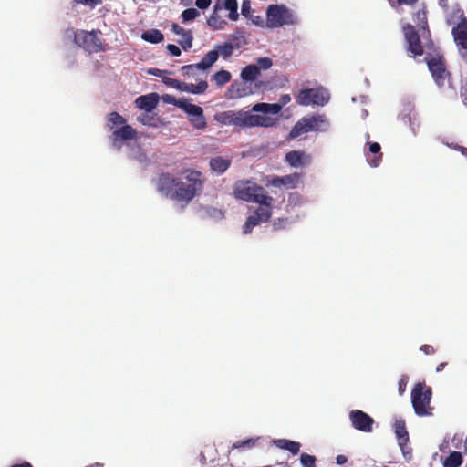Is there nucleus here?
Returning <instances> with one entry per match:
<instances>
[{
    "instance_id": "nucleus-1",
    "label": "nucleus",
    "mask_w": 467,
    "mask_h": 467,
    "mask_svg": "<svg viewBox=\"0 0 467 467\" xmlns=\"http://www.w3.org/2000/svg\"><path fill=\"white\" fill-rule=\"evenodd\" d=\"M215 120L222 125L239 129L264 127L271 128L277 124L278 119L266 115L251 114L244 110H227L215 115Z\"/></svg>"
},
{
    "instance_id": "nucleus-63",
    "label": "nucleus",
    "mask_w": 467,
    "mask_h": 467,
    "mask_svg": "<svg viewBox=\"0 0 467 467\" xmlns=\"http://www.w3.org/2000/svg\"><path fill=\"white\" fill-rule=\"evenodd\" d=\"M150 72L155 76H161V74H159V73H161L160 69H153L152 71L150 70Z\"/></svg>"
},
{
    "instance_id": "nucleus-48",
    "label": "nucleus",
    "mask_w": 467,
    "mask_h": 467,
    "mask_svg": "<svg viewBox=\"0 0 467 467\" xmlns=\"http://www.w3.org/2000/svg\"><path fill=\"white\" fill-rule=\"evenodd\" d=\"M166 48L173 57H179L182 54L181 49L176 45L168 44Z\"/></svg>"
},
{
    "instance_id": "nucleus-5",
    "label": "nucleus",
    "mask_w": 467,
    "mask_h": 467,
    "mask_svg": "<svg viewBox=\"0 0 467 467\" xmlns=\"http://www.w3.org/2000/svg\"><path fill=\"white\" fill-rule=\"evenodd\" d=\"M233 194L237 200L254 202L265 194V190L251 180H239L234 185Z\"/></svg>"
},
{
    "instance_id": "nucleus-53",
    "label": "nucleus",
    "mask_w": 467,
    "mask_h": 467,
    "mask_svg": "<svg viewBox=\"0 0 467 467\" xmlns=\"http://www.w3.org/2000/svg\"><path fill=\"white\" fill-rule=\"evenodd\" d=\"M249 18L252 20V22L254 25L259 26H264V19H263L262 16L251 15Z\"/></svg>"
},
{
    "instance_id": "nucleus-30",
    "label": "nucleus",
    "mask_w": 467,
    "mask_h": 467,
    "mask_svg": "<svg viewBox=\"0 0 467 467\" xmlns=\"http://www.w3.org/2000/svg\"><path fill=\"white\" fill-rule=\"evenodd\" d=\"M369 144V152L374 154V158L368 160V163L372 167H378L382 160L381 147L378 142H370Z\"/></svg>"
},
{
    "instance_id": "nucleus-42",
    "label": "nucleus",
    "mask_w": 467,
    "mask_h": 467,
    "mask_svg": "<svg viewBox=\"0 0 467 467\" xmlns=\"http://www.w3.org/2000/svg\"><path fill=\"white\" fill-rule=\"evenodd\" d=\"M409 442L399 441L398 444L400 448L402 455L406 461L412 459V449L408 445Z\"/></svg>"
},
{
    "instance_id": "nucleus-47",
    "label": "nucleus",
    "mask_w": 467,
    "mask_h": 467,
    "mask_svg": "<svg viewBox=\"0 0 467 467\" xmlns=\"http://www.w3.org/2000/svg\"><path fill=\"white\" fill-rule=\"evenodd\" d=\"M242 15L245 17H250L252 15V8H251V3L249 0H244L242 3L241 7Z\"/></svg>"
},
{
    "instance_id": "nucleus-60",
    "label": "nucleus",
    "mask_w": 467,
    "mask_h": 467,
    "mask_svg": "<svg viewBox=\"0 0 467 467\" xmlns=\"http://www.w3.org/2000/svg\"><path fill=\"white\" fill-rule=\"evenodd\" d=\"M11 467H33L29 462H24L22 463L14 464Z\"/></svg>"
},
{
    "instance_id": "nucleus-18",
    "label": "nucleus",
    "mask_w": 467,
    "mask_h": 467,
    "mask_svg": "<svg viewBox=\"0 0 467 467\" xmlns=\"http://www.w3.org/2000/svg\"><path fill=\"white\" fill-rule=\"evenodd\" d=\"M173 83L177 84V89L188 92L191 94H202L208 88V83L204 80L200 81L197 84L186 83L181 81H173Z\"/></svg>"
},
{
    "instance_id": "nucleus-41",
    "label": "nucleus",
    "mask_w": 467,
    "mask_h": 467,
    "mask_svg": "<svg viewBox=\"0 0 467 467\" xmlns=\"http://www.w3.org/2000/svg\"><path fill=\"white\" fill-rule=\"evenodd\" d=\"M300 462L304 467H316V457L304 452L300 455Z\"/></svg>"
},
{
    "instance_id": "nucleus-16",
    "label": "nucleus",
    "mask_w": 467,
    "mask_h": 467,
    "mask_svg": "<svg viewBox=\"0 0 467 467\" xmlns=\"http://www.w3.org/2000/svg\"><path fill=\"white\" fill-rule=\"evenodd\" d=\"M171 31L174 34L182 36V39L178 40V43L182 47V49L186 51L192 48L193 36L191 30H186L183 27L180 26L178 24L173 23L171 25Z\"/></svg>"
},
{
    "instance_id": "nucleus-21",
    "label": "nucleus",
    "mask_w": 467,
    "mask_h": 467,
    "mask_svg": "<svg viewBox=\"0 0 467 467\" xmlns=\"http://www.w3.org/2000/svg\"><path fill=\"white\" fill-rule=\"evenodd\" d=\"M165 101L167 102H172L173 104L179 106L184 112H186L190 117L200 115V113H202V109L200 106L188 103V102H179L176 103L174 99H171V97L167 96V99H165Z\"/></svg>"
},
{
    "instance_id": "nucleus-12",
    "label": "nucleus",
    "mask_w": 467,
    "mask_h": 467,
    "mask_svg": "<svg viewBox=\"0 0 467 467\" xmlns=\"http://www.w3.org/2000/svg\"><path fill=\"white\" fill-rule=\"evenodd\" d=\"M349 420L352 426L363 432H371L374 420L366 412L360 410H351L349 413Z\"/></svg>"
},
{
    "instance_id": "nucleus-6",
    "label": "nucleus",
    "mask_w": 467,
    "mask_h": 467,
    "mask_svg": "<svg viewBox=\"0 0 467 467\" xmlns=\"http://www.w3.org/2000/svg\"><path fill=\"white\" fill-rule=\"evenodd\" d=\"M425 61L432 78L438 87H444L451 78V73L447 68V64L442 55H427Z\"/></svg>"
},
{
    "instance_id": "nucleus-38",
    "label": "nucleus",
    "mask_w": 467,
    "mask_h": 467,
    "mask_svg": "<svg viewBox=\"0 0 467 467\" xmlns=\"http://www.w3.org/2000/svg\"><path fill=\"white\" fill-rule=\"evenodd\" d=\"M224 8L229 11L228 17L235 21L238 18V3L236 0H225Z\"/></svg>"
},
{
    "instance_id": "nucleus-4",
    "label": "nucleus",
    "mask_w": 467,
    "mask_h": 467,
    "mask_svg": "<svg viewBox=\"0 0 467 467\" xmlns=\"http://www.w3.org/2000/svg\"><path fill=\"white\" fill-rule=\"evenodd\" d=\"M432 396L431 388L424 383H418L411 391V403L415 413L420 416H430L432 414L431 400Z\"/></svg>"
},
{
    "instance_id": "nucleus-40",
    "label": "nucleus",
    "mask_w": 467,
    "mask_h": 467,
    "mask_svg": "<svg viewBox=\"0 0 467 467\" xmlns=\"http://www.w3.org/2000/svg\"><path fill=\"white\" fill-rule=\"evenodd\" d=\"M200 16V12L195 8H187L182 13V20L183 23L192 21Z\"/></svg>"
},
{
    "instance_id": "nucleus-62",
    "label": "nucleus",
    "mask_w": 467,
    "mask_h": 467,
    "mask_svg": "<svg viewBox=\"0 0 467 467\" xmlns=\"http://www.w3.org/2000/svg\"><path fill=\"white\" fill-rule=\"evenodd\" d=\"M86 467H103V464L99 463V462H95V463L88 465Z\"/></svg>"
},
{
    "instance_id": "nucleus-23",
    "label": "nucleus",
    "mask_w": 467,
    "mask_h": 467,
    "mask_svg": "<svg viewBox=\"0 0 467 467\" xmlns=\"http://www.w3.org/2000/svg\"><path fill=\"white\" fill-rule=\"evenodd\" d=\"M282 110V105H279L278 103H257L253 106L252 111L254 112H263L265 114H273L276 115Z\"/></svg>"
},
{
    "instance_id": "nucleus-34",
    "label": "nucleus",
    "mask_w": 467,
    "mask_h": 467,
    "mask_svg": "<svg viewBox=\"0 0 467 467\" xmlns=\"http://www.w3.org/2000/svg\"><path fill=\"white\" fill-rule=\"evenodd\" d=\"M413 21L421 26L423 30L428 29L427 12L424 8L419 9L413 14Z\"/></svg>"
},
{
    "instance_id": "nucleus-10",
    "label": "nucleus",
    "mask_w": 467,
    "mask_h": 467,
    "mask_svg": "<svg viewBox=\"0 0 467 467\" xmlns=\"http://www.w3.org/2000/svg\"><path fill=\"white\" fill-rule=\"evenodd\" d=\"M403 33L407 43V51L411 54V57H415L423 55V46L415 27L408 24L403 26Z\"/></svg>"
},
{
    "instance_id": "nucleus-24",
    "label": "nucleus",
    "mask_w": 467,
    "mask_h": 467,
    "mask_svg": "<svg viewBox=\"0 0 467 467\" xmlns=\"http://www.w3.org/2000/svg\"><path fill=\"white\" fill-rule=\"evenodd\" d=\"M221 9L222 7L219 6L218 4H216L213 7V14L207 19V25L214 30L223 29L226 25V22L223 19H222L218 15V10Z\"/></svg>"
},
{
    "instance_id": "nucleus-52",
    "label": "nucleus",
    "mask_w": 467,
    "mask_h": 467,
    "mask_svg": "<svg viewBox=\"0 0 467 467\" xmlns=\"http://www.w3.org/2000/svg\"><path fill=\"white\" fill-rule=\"evenodd\" d=\"M407 386V379L402 377L399 381V393L402 395L405 392Z\"/></svg>"
},
{
    "instance_id": "nucleus-11",
    "label": "nucleus",
    "mask_w": 467,
    "mask_h": 467,
    "mask_svg": "<svg viewBox=\"0 0 467 467\" xmlns=\"http://www.w3.org/2000/svg\"><path fill=\"white\" fill-rule=\"evenodd\" d=\"M454 15L459 16V23L451 29L454 41L458 47L467 50V17L461 9L454 11Z\"/></svg>"
},
{
    "instance_id": "nucleus-22",
    "label": "nucleus",
    "mask_w": 467,
    "mask_h": 467,
    "mask_svg": "<svg viewBox=\"0 0 467 467\" xmlns=\"http://www.w3.org/2000/svg\"><path fill=\"white\" fill-rule=\"evenodd\" d=\"M299 178L300 176L298 173H292L282 177H275L272 180V184L274 186L285 185L290 188H295L299 181Z\"/></svg>"
},
{
    "instance_id": "nucleus-46",
    "label": "nucleus",
    "mask_w": 467,
    "mask_h": 467,
    "mask_svg": "<svg viewBox=\"0 0 467 467\" xmlns=\"http://www.w3.org/2000/svg\"><path fill=\"white\" fill-rule=\"evenodd\" d=\"M255 442H256V440H254V439H247L245 441H239L233 445V448H236V449L244 448V447L251 448V447L254 446Z\"/></svg>"
},
{
    "instance_id": "nucleus-2",
    "label": "nucleus",
    "mask_w": 467,
    "mask_h": 467,
    "mask_svg": "<svg viewBox=\"0 0 467 467\" xmlns=\"http://www.w3.org/2000/svg\"><path fill=\"white\" fill-rule=\"evenodd\" d=\"M330 128V121L325 114L312 113L299 119L292 127L288 139L303 140L309 132H327Z\"/></svg>"
},
{
    "instance_id": "nucleus-14",
    "label": "nucleus",
    "mask_w": 467,
    "mask_h": 467,
    "mask_svg": "<svg viewBox=\"0 0 467 467\" xmlns=\"http://www.w3.org/2000/svg\"><path fill=\"white\" fill-rule=\"evenodd\" d=\"M272 202L273 198L266 194L259 197L257 202H254V203H258V208L254 211V214L258 217L262 222H267L272 215Z\"/></svg>"
},
{
    "instance_id": "nucleus-50",
    "label": "nucleus",
    "mask_w": 467,
    "mask_h": 467,
    "mask_svg": "<svg viewBox=\"0 0 467 467\" xmlns=\"http://www.w3.org/2000/svg\"><path fill=\"white\" fill-rule=\"evenodd\" d=\"M420 350L422 351L425 355H432L435 353V349L431 345H422L420 348Z\"/></svg>"
},
{
    "instance_id": "nucleus-64",
    "label": "nucleus",
    "mask_w": 467,
    "mask_h": 467,
    "mask_svg": "<svg viewBox=\"0 0 467 467\" xmlns=\"http://www.w3.org/2000/svg\"><path fill=\"white\" fill-rule=\"evenodd\" d=\"M213 213H218V214L220 215V217H221V218H223V213L221 211L216 210V209H213Z\"/></svg>"
},
{
    "instance_id": "nucleus-33",
    "label": "nucleus",
    "mask_w": 467,
    "mask_h": 467,
    "mask_svg": "<svg viewBox=\"0 0 467 467\" xmlns=\"http://www.w3.org/2000/svg\"><path fill=\"white\" fill-rule=\"evenodd\" d=\"M126 125V119L118 112L114 111L108 116V128L113 130L116 126Z\"/></svg>"
},
{
    "instance_id": "nucleus-49",
    "label": "nucleus",
    "mask_w": 467,
    "mask_h": 467,
    "mask_svg": "<svg viewBox=\"0 0 467 467\" xmlns=\"http://www.w3.org/2000/svg\"><path fill=\"white\" fill-rule=\"evenodd\" d=\"M447 145L450 148H451L457 151H460L463 156H465L467 158V148L466 147L461 146L459 144H454V143H451V144L447 143Z\"/></svg>"
},
{
    "instance_id": "nucleus-58",
    "label": "nucleus",
    "mask_w": 467,
    "mask_h": 467,
    "mask_svg": "<svg viewBox=\"0 0 467 467\" xmlns=\"http://www.w3.org/2000/svg\"><path fill=\"white\" fill-rule=\"evenodd\" d=\"M173 81H178L177 79H173V78H166L164 80V82L170 86H171L172 88H177V84L173 83Z\"/></svg>"
},
{
    "instance_id": "nucleus-35",
    "label": "nucleus",
    "mask_w": 467,
    "mask_h": 467,
    "mask_svg": "<svg viewBox=\"0 0 467 467\" xmlns=\"http://www.w3.org/2000/svg\"><path fill=\"white\" fill-rule=\"evenodd\" d=\"M231 73L227 70L221 69L216 72L213 78L218 87H223L231 80Z\"/></svg>"
},
{
    "instance_id": "nucleus-20",
    "label": "nucleus",
    "mask_w": 467,
    "mask_h": 467,
    "mask_svg": "<svg viewBox=\"0 0 467 467\" xmlns=\"http://www.w3.org/2000/svg\"><path fill=\"white\" fill-rule=\"evenodd\" d=\"M393 430L397 437L398 442L401 441L403 442H409V432L406 428V422L402 418L395 419V421L393 423Z\"/></svg>"
},
{
    "instance_id": "nucleus-44",
    "label": "nucleus",
    "mask_w": 467,
    "mask_h": 467,
    "mask_svg": "<svg viewBox=\"0 0 467 467\" xmlns=\"http://www.w3.org/2000/svg\"><path fill=\"white\" fill-rule=\"evenodd\" d=\"M200 70L197 64H191L182 67V72L184 76H194L196 71Z\"/></svg>"
},
{
    "instance_id": "nucleus-37",
    "label": "nucleus",
    "mask_w": 467,
    "mask_h": 467,
    "mask_svg": "<svg viewBox=\"0 0 467 467\" xmlns=\"http://www.w3.org/2000/svg\"><path fill=\"white\" fill-rule=\"evenodd\" d=\"M138 121L143 125L150 127H157L159 119L155 115H150L149 112L140 115L137 118Z\"/></svg>"
},
{
    "instance_id": "nucleus-8",
    "label": "nucleus",
    "mask_w": 467,
    "mask_h": 467,
    "mask_svg": "<svg viewBox=\"0 0 467 467\" xmlns=\"http://www.w3.org/2000/svg\"><path fill=\"white\" fill-rule=\"evenodd\" d=\"M329 99L328 91L322 87L301 89L296 96V103L301 106H309L311 104L325 106L329 101Z\"/></svg>"
},
{
    "instance_id": "nucleus-54",
    "label": "nucleus",
    "mask_w": 467,
    "mask_h": 467,
    "mask_svg": "<svg viewBox=\"0 0 467 467\" xmlns=\"http://www.w3.org/2000/svg\"><path fill=\"white\" fill-rule=\"evenodd\" d=\"M291 101V97L289 94H284L280 97V99H279V105H282L285 106L286 104H288L289 102Z\"/></svg>"
},
{
    "instance_id": "nucleus-7",
    "label": "nucleus",
    "mask_w": 467,
    "mask_h": 467,
    "mask_svg": "<svg viewBox=\"0 0 467 467\" xmlns=\"http://www.w3.org/2000/svg\"><path fill=\"white\" fill-rule=\"evenodd\" d=\"M295 18L292 12L284 5H270L266 11V26L275 28L292 25Z\"/></svg>"
},
{
    "instance_id": "nucleus-43",
    "label": "nucleus",
    "mask_w": 467,
    "mask_h": 467,
    "mask_svg": "<svg viewBox=\"0 0 467 467\" xmlns=\"http://www.w3.org/2000/svg\"><path fill=\"white\" fill-rule=\"evenodd\" d=\"M257 67H258V69H264V70H266V69H269L272 65H273V62H272V59L269 58V57H259L257 60H256V64H255Z\"/></svg>"
},
{
    "instance_id": "nucleus-27",
    "label": "nucleus",
    "mask_w": 467,
    "mask_h": 467,
    "mask_svg": "<svg viewBox=\"0 0 467 467\" xmlns=\"http://www.w3.org/2000/svg\"><path fill=\"white\" fill-rule=\"evenodd\" d=\"M277 447L283 450H286L290 451L292 454L296 455L299 452L301 444L297 441H293L286 439H279L275 441Z\"/></svg>"
},
{
    "instance_id": "nucleus-19",
    "label": "nucleus",
    "mask_w": 467,
    "mask_h": 467,
    "mask_svg": "<svg viewBox=\"0 0 467 467\" xmlns=\"http://www.w3.org/2000/svg\"><path fill=\"white\" fill-rule=\"evenodd\" d=\"M231 160L221 156L213 157L210 160L209 165L212 171L218 174H223L231 165Z\"/></svg>"
},
{
    "instance_id": "nucleus-28",
    "label": "nucleus",
    "mask_w": 467,
    "mask_h": 467,
    "mask_svg": "<svg viewBox=\"0 0 467 467\" xmlns=\"http://www.w3.org/2000/svg\"><path fill=\"white\" fill-rule=\"evenodd\" d=\"M141 38L146 42L158 44L164 40V36L159 29H150L141 34Z\"/></svg>"
},
{
    "instance_id": "nucleus-51",
    "label": "nucleus",
    "mask_w": 467,
    "mask_h": 467,
    "mask_svg": "<svg viewBox=\"0 0 467 467\" xmlns=\"http://www.w3.org/2000/svg\"><path fill=\"white\" fill-rule=\"evenodd\" d=\"M212 0H196L195 5L200 9H206L211 5Z\"/></svg>"
},
{
    "instance_id": "nucleus-15",
    "label": "nucleus",
    "mask_w": 467,
    "mask_h": 467,
    "mask_svg": "<svg viewBox=\"0 0 467 467\" xmlns=\"http://www.w3.org/2000/svg\"><path fill=\"white\" fill-rule=\"evenodd\" d=\"M177 179L170 173L161 174L157 182L158 192L171 199Z\"/></svg>"
},
{
    "instance_id": "nucleus-45",
    "label": "nucleus",
    "mask_w": 467,
    "mask_h": 467,
    "mask_svg": "<svg viewBox=\"0 0 467 467\" xmlns=\"http://www.w3.org/2000/svg\"><path fill=\"white\" fill-rule=\"evenodd\" d=\"M391 7L398 8L400 5H414L418 0H387Z\"/></svg>"
},
{
    "instance_id": "nucleus-39",
    "label": "nucleus",
    "mask_w": 467,
    "mask_h": 467,
    "mask_svg": "<svg viewBox=\"0 0 467 467\" xmlns=\"http://www.w3.org/2000/svg\"><path fill=\"white\" fill-rule=\"evenodd\" d=\"M189 120L192 123V125L197 130H203L207 126V122L203 116V112L200 113V115L190 117Z\"/></svg>"
},
{
    "instance_id": "nucleus-3",
    "label": "nucleus",
    "mask_w": 467,
    "mask_h": 467,
    "mask_svg": "<svg viewBox=\"0 0 467 467\" xmlns=\"http://www.w3.org/2000/svg\"><path fill=\"white\" fill-rule=\"evenodd\" d=\"M202 173L198 171H188L185 176L186 182L177 179L171 199L176 202H190L198 191L202 188Z\"/></svg>"
},
{
    "instance_id": "nucleus-55",
    "label": "nucleus",
    "mask_w": 467,
    "mask_h": 467,
    "mask_svg": "<svg viewBox=\"0 0 467 467\" xmlns=\"http://www.w3.org/2000/svg\"><path fill=\"white\" fill-rule=\"evenodd\" d=\"M102 0H75L76 3H81V4H84V5H96L99 3H101Z\"/></svg>"
},
{
    "instance_id": "nucleus-9",
    "label": "nucleus",
    "mask_w": 467,
    "mask_h": 467,
    "mask_svg": "<svg viewBox=\"0 0 467 467\" xmlns=\"http://www.w3.org/2000/svg\"><path fill=\"white\" fill-rule=\"evenodd\" d=\"M74 34V42L80 47L88 50L89 52H98L100 50L101 41L98 37V33L99 31L92 30V31H85V30H78L73 31Z\"/></svg>"
},
{
    "instance_id": "nucleus-59",
    "label": "nucleus",
    "mask_w": 467,
    "mask_h": 467,
    "mask_svg": "<svg viewBox=\"0 0 467 467\" xmlns=\"http://www.w3.org/2000/svg\"><path fill=\"white\" fill-rule=\"evenodd\" d=\"M237 94L239 97H244V96L248 95L249 92H247L246 89L244 88H243L237 89Z\"/></svg>"
},
{
    "instance_id": "nucleus-26",
    "label": "nucleus",
    "mask_w": 467,
    "mask_h": 467,
    "mask_svg": "<svg viewBox=\"0 0 467 467\" xmlns=\"http://www.w3.org/2000/svg\"><path fill=\"white\" fill-rule=\"evenodd\" d=\"M218 59V50L209 51L199 63H196L200 70L209 69Z\"/></svg>"
},
{
    "instance_id": "nucleus-61",
    "label": "nucleus",
    "mask_w": 467,
    "mask_h": 467,
    "mask_svg": "<svg viewBox=\"0 0 467 467\" xmlns=\"http://www.w3.org/2000/svg\"><path fill=\"white\" fill-rule=\"evenodd\" d=\"M445 365H446L445 363H441V364H439V365L437 366V368H436V370H437L438 372H440V371L443 370V368H444V366H445Z\"/></svg>"
},
{
    "instance_id": "nucleus-13",
    "label": "nucleus",
    "mask_w": 467,
    "mask_h": 467,
    "mask_svg": "<svg viewBox=\"0 0 467 467\" xmlns=\"http://www.w3.org/2000/svg\"><path fill=\"white\" fill-rule=\"evenodd\" d=\"M137 131L130 125H124L119 129L113 130L111 135L112 146L120 150L123 143L127 140H132L136 137Z\"/></svg>"
},
{
    "instance_id": "nucleus-57",
    "label": "nucleus",
    "mask_w": 467,
    "mask_h": 467,
    "mask_svg": "<svg viewBox=\"0 0 467 467\" xmlns=\"http://www.w3.org/2000/svg\"><path fill=\"white\" fill-rule=\"evenodd\" d=\"M440 6L444 10L448 11L449 9V1L448 0H438Z\"/></svg>"
},
{
    "instance_id": "nucleus-56",
    "label": "nucleus",
    "mask_w": 467,
    "mask_h": 467,
    "mask_svg": "<svg viewBox=\"0 0 467 467\" xmlns=\"http://www.w3.org/2000/svg\"><path fill=\"white\" fill-rule=\"evenodd\" d=\"M336 461L337 464L343 465L347 462L348 458L343 454H339L337 456Z\"/></svg>"
},
{
    "instance_id": "nucleus-32",
    "label": "nucleus",
    "mask_w": 467,
    "mask_h": 467,
    "mask_svg": "<svg viewBox=\"0 0 467 467\" xmlns=\"http://www.w3.org/2000/svg\"><path fill=\"white\" fill-rule=\"evenodd\" d=\"M462 455L459 451H452L443 461V467H459L462 463Z\"/></svg>"
},
{
    "instance_id": "nucleus-17",
    "label": "nucleus",
    "mask_w": 467,
    "mask_h": 467,
    "mask_svg": "<svg viewBox=\"0 0 467 467\" xmlns=\"http://www.w3.org/2000/svg\"><path fill=\"white\" fill-rule=\"evenodd\" d=\"M159 103V95L157 93H150L148 95H142L136 99L135 104L146 112H151Z\"/></svg>"
},
{
    "instance_id": "nucleus-29",
    "label": "nucleus",
    "mask_w": 467,
    "mask_h": 467,
    "mask_svg": "<svg viewBox=\"0 0 467 467\" xmlns=\"http://www.w3.org/2000/svg\"><path fill=\"white\" fill-rule=\"evenodd\" d=\"M260 71L258 67L254 64L246 66L241 72V78L244 81H254L259 76Z\"/></svg>"
},
{
    "instance_id": "nucleus-36",
    "label": "nucleus",
    "mask_w": 467,
    "mask_h": 467,
    "mask_svg": "<svg viewBox=\"0 0 467 467\" xmlns=\"http://www.w3.org/2000/svg\"><path fill=\"white\" fill-rule=\"evenodd\" d=\"M262 223L263 222L254 214L248 216L243 226V233L244 234H250L255 226L259 225Z\"/></svg>"
},
{
    "instance_id": "nucleus-31",
    "label": "nucleus",
    "mask_w": 467,
    "mask_h": 467,
    "mask_svg": "<svg viewBox=\"0 0 467 467\" xmlns=\"http://www.w3.org/2000/svg\"><path fill=\"white\" fill-rule=\"evenodd\" d=\"M305 156L304 152L298 150H291L285 154V161L292 167H300L304 164L303 157Z\"/></svg>"
},
{
    "instance_id": "nucleus-25",
    "label": "nucleus",
    "mask_w": 467,
    "mask_h": 467,
    "mask_svg": "<svg viewBox=\"0 0 467 467\" xmlns=\"http://www.w3.org/2000/svg\"><path fill=\"white\" fill-rule=\"evenodd\" d=\"M240 48L238 43L224 42L221 45H216L214 50H218V56L221 55L223 59H228L234 53V49Z\"/></svg>"
}]
</instances>
